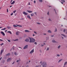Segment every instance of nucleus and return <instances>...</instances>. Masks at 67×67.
Segmentation results:
<instances>
[{
	"label": "nucleus",
	"instance_id": "obj_22",
	"mask_svg": "<svg viewBox=\"0 0 67 67\" xmlns=\"http://www.w3.org/2000/svg\"><path fill=\"white\" fill-rule=\"evenodd\" d=\"M31 16H34V14L33 13L31 14Z\"/></svg>",
	"mask_w": 67,
	"mask_h": 67
},
{
	"label": "nucleus",
	"instance_id": "obj_55",
	"mask_svg": "<svg viewBox=\"0 0 67 67\" xmlns=\"http://www.w3.org/2000/svg\"><path fill=\"white\" fill-rule=\"evenodd\" d=\"M54 10H55V12L56 13V10H55V9H54Z\"/></svg>",
	"mask_w": 67,
	"mask_h": 67
},
{
	"label": "nucleus",
	"instance_id": "obj_47",
	"mask_svg": "<svg viewBox=\"0 0 67 67\" xmlns=\"http://www.w3.org/2000/svg\"><path fill=\"white\" fill-rule=\"evenodd\" d=\"M13 13H12L10 15H13Z\"/></svg>",
	"mask_w": 67,
	"mask_h": 67
},
{
	"label": "nucleus",
	"instance_id": "obj_64",
	"mask_svg": "<svg viewBox=\"0 0 67 67\" xmlns=\"http://www.w3.org/2000/svg\"><path fill=\"white\" fill-rule=\"evenodd\" d=\"M40 64H41V63H42V62H40Z\"/></svg>",
	"mask_w": 67,
	"mask_h": 67
},
{
	"label": "nucleus",
	"instance_id": "obj_45",
	"mask_svg": "<svg viewBox=\"0 0 67 67\" xmlns=\"http://www.w3.org/2000/svg\"><path fill=\"white\" fill-rule=\"evenodd\" d=\"M35 67H40V65H37Z\"/></svg>",
	"mask_w": 67,
	"mask_h": 67
},
{
	"label": "nucleus",
	"instance_id": "obj_58",
	"mask_svg": "<svg viewBox=\"0 0 67 67\" xmlns=\"http://www.w3.org/2000/svg\"><path fill=\"white\" fill-rule=\"evenodd\" d=\"M2 59V57L1 58H0V60H1Z\"/></svg>",
	"mask_w": 67,
	"mask_h": 67
},
{
	"label": "nucleus",
	"instance_id": "obj_15",
	"mask_svg": "<svg viewBox=\"0 0 67 67\" xmlns=\"http://www.w3.org/2000/svg\"><path fill=\"white\" fill-rule=\"evenodd\" d=\"M27 17L29 19H31V17H30V15H27Z\"/></svg>",
	"mask_w": 67,
	"mask_h": 67
},
{
	"label": "nucleus",
	"instance_id": "obj_26",
	"mask_svg": "<svg viewBox=\"0 0 67 67\" xmlns=\"http://www.w3.org/2000/svg\"><path fill=\"white\" fill-rule=\"evenodd\" d=\"M67 64V62H65V63L64 64V66H65V65H66Z\"/></svg>",
	"mask_w": 67,
	"mask_h": 67
},
{
	"label": "nucleus",
	"instance_id": "obj_23",
	"mask_svg": "<svg viewBox=\"0 0 67 67\" xmlns=\"http://www.w3.org/2000/svg\"><path fill=\"white\" fill-rule=\"evenodd\" d=\"M61 35H62V36H63L64 37H66V36H65V35H64V34H61Z\"/></svg>",
	"mask_w": 67,
	"mask_h": 67
},
{
	"label": "nucleus",
	"instance_id": "obj_44",
	"mask_svg": "<svg viewBox=\"0 0 67 67\" xmlns=\"http://www.w3.org/2000/svg\"><path fill=\"white\" fill-rule=\"evenodd\" d=\"M14 47L13 46V49L14 50Z\"/></svg>",
	"mask_w": 67,
	"mask_h": 67
},
{
	"label": "nucleus",
	"instance_id": "obj_34",
	"mask_svg": "<svg viewBox=\"0 0 67 67\" xmlns=\"http://www.w3.org/2000/svg\"><path fill=\"white\" fill-rule=\"evenodd\" d=\"M18 40H19V39H16L15 40H14V41H18Z\"/></svg>",
	"mask_w": 67,
	"mask_h": 67
},
{
	"label": "nucleus",
	"instance_id": "obj_12",
	"mask_svg": "<svg viewBox=\"0 0 67 67\" xmlns=\"http://www.w3.org/2000/svg\"><path fill=\"white\" fill-rule=\"evenodd\" d=\"M4 51L3 50H2L1 51V55H2V53H3Z\"/></svg>",
	"mask_w": 67,
	"mask_h": 67
},
{
	"label": "nucleus",
	"instance_id": "obj_17",
	"mask_svg": "<svg viewBox=\"0 0 67 67\" xmlns=\"http://www.w3.org/2000/svg\"><path fill=\"white\" fill-rule=\"evenodd\" d=\"M48 33H52V31H51V30H49L48 31Z\"/></svg>",
	"mask_w": 67,
	"mask_h": 67
},
{
	"label": "nucleus",
	"instance_id": "obj_59",
	"mask_svg": "<svg viewBox=\"0 0 67 67\" xmlns=\"http://www.w3.org/2000/svg\"><path fill=\"white\" fill-rule=\"evenodd\" d=\"M12 1H13V0H12L10 2L11 3L12 2Z\"/></svg>",
	"mask_w": 67,
	"mask_h": 67
},
{
	"label": "nucleus",
	"instance_id": "obj_10",
	"mask_svg": "<svg viewBox=\"0 0 67 67\" xmlns=\"http://www.w3.org/2000/svg\"><path fill=\"white\" fill-rule=\"evenodd\" d=\"M11 55V54L10 53H8V54H6V56H9L10 55Z\"/></svg>",
	"mask_w": 67,
	"mask_h": 67
},
{
	"label": "nucleus",
	"instance_id": "obj_53",
	"mask_svg": "<svg viewBox=\"0 0 67 67\" xmlns=\"http://www.w3.org/2000/svg\"><path fill=\"white\" fill-rule=\"evenodd\" d=\"M51 37H54V35H52L51 36Z\"/></svg>",
	"mask_w": 67,
	"mask_h": 67
},
{
	"label": "nucleus",
	"instance_id": "obj_48",
	"mask_svg": "<svg viewBox=\"0 0 67 67\" xmlns=\"http://www.w3.org/2000/svg\"><path fill=\"white\" fill-rule=\"evenodd\" d=\"M66 31V30L65 29H64V30L63 32H65V31Z\"/></svg>",
	"mask_w": 67,
	"mask_h": 67
},
{
	"label": "nucleus",
	"instance_id": "obj_37",
	"mask_svg": "<svg viewBox=\"0 0 67 67\" xmlns=\"http://www.w3.org/2000/svg\"><path fill=\"white\" fill-rule=\"evenodd\" d=\"M34 44H35V45H37V42H34Z\"/></svg>",
	"mask_w": 67,
	"mask_h": 67
},
{
	"label": "nucleus",
	"instance_id": "obj_62",
	"mask_svg": "<svg viewBox=\"0 0 67 67\" xmlns=\"http://www.w3.org/2000/svg\"><path fill=\"white\" fill-rule=\"evenodd\" d=\"M61 3L62 4H63V2H61Z\"/></svg>",
	"mask_w": 67,
	"mask_h": 67
},
{
	"label": "nucleus",
	"instance_id": "obj_5",
	"mask_svg": "<svg viewBox=\"0 0 67 67\" xmlns=\"http://www.w3.org/2000/svg\"><path fill=\"white\" fill-rule=\"evenodd\" d=\"M34 52V49H32V50L30 52V54H32Z\"/></svg>",
	"mask_w": 67,
	"mask_h": 67
},
{
	"label": "nucleus",
	"instance_id": "obj_38",
	"mask_svg": "<svg viewBox=\"0 0 67 67\" xmlns=\"http://www.w3.org/2000/svg\"><path fill=\"white\" fill-rule=\"evenodd\" d=\"M47 40H49V37H47Z\"/></svg>",
	"mask_w": 67,
	"mask_h": 67
},
{
	"label": "nucleus",
	"instance_id": "obj_54",
	"mask_svg": "<svg viewBox=\"0 0 67 67\" xmlns=\"http://www.w3.org/2000/svg\"><path fill=\"white\" fill-rule=\"evenodd\" d=\"M60 55H63V54H62V53L60 54Z\"/></svg>",
	"mask_w": 67,
	"mask_h": 67
},
{
	"label": "nucleus",
	"instance_id": "obj_46",
	"mask_svg": "<svg viewBox=\"0 0 67 67\" xmlns=\"http://www.w3.org/2000/svg\"><path fill=\"white\" fill-rule=\"evenodd\" d=\"M8 41L9 42H11V41L10 40H8Z\"/></svg>",
	"mask_w": 67,
	"mask_h": 67
},
{
	"label": "nucleus",
	"instance_id": "obj_4",
	"mask_svg": "<svg viewBox=\"0 0 67 67\" xmlns=\"http://www.w3.org/2000/svg\"><path fill=\"white\" fill-rule=\"evenodd\" d=\"M11 58H8L7 60V62H10V61H11Z\"/></svg>",
	"mask_w": 67,
	"mask_h": 67
},
{
	"label": "nucleus",
	"instance_id": "obj_40",
	"mask_svg": "<svg viewBox=\"0 0 67 67\" xmlns=\"http://www.w3.org/2000/svg\"><path fill=\"white\" fill-rule=\"evenodd\" d=\"M34 14H35L36 15H37V14L36 13V12H35L34 13Z\"/></svg>",
	"mask_w": 67,
	"mask_h": 67
},
{
	"label": "nucleus",
	"instance_id": "obj_3",
	"mask_svg": "<svg viewBox=\"0 0 67 67\" xmlns=\"http://www.w3.org/2000/svg\"><path fill=\"white\" fill-rule=\"evenodd\" d=\"M30 41V40L29 38L26 39L25 40V42H29Z\"/></svg>",
	"mask_w": 67,
	"mask_h": 67
},
{
	"label": "nucleus",
	"instance_id": "obj_42",
	"mask_svg": "<svg viewBox=\"0 0 67 67\" xmlns=\"http://www.w3.org/2000/svg\"><path fill=\"white\" fill-rule=\"evenodd\" d=\"M37 23L38 24H40V23Z\"/></svg>",
	"mask_w": 67,
	"mask_h": 67
},
{
	"label": "nucleus",
	"instance_id": "obj_33",
	"mask_svg": "<svg viewBox=\"0 0 67 67\" xmlns=\"http://www.w3.org/2000/svg\"><path fill=\"white\" fill-rule=\"evenodd\" d=\"M39 1L40 2H43V0H39Z\"/></svg>",
	"mask_w": 67,
	"mask_h": 67
},
{
	"label": "nucleus",
	"instance_id": "obj_2",
	"mask_svg": "<svg viewBox=\"0 0 67 67\" xmlns=\"http://www.w3.org/2000/svg\"><path fill=\"white\" fill-rule=\"evenodd\" d=\"M30 41L29 42L30 43H34L35 42V39H33L32 38H29Z\"/></svg>",
	"mask_w": 67,
	"mask_h": 67
},
{
	"label": "nucleus",
	"instance_id": "obj_35",
	"mask_svg": "<svg viewBox=\"0 0 67 67\" xmlns=\"http://www.w3.org/2000/svg\"><path fill=\"white\" fill-rule=\"evenodd\" d=\"M34 33H35V34H36V35L37 34V32H36L34 31Z\"/></svg>",
	"mask_w": 67,
	"mask_h": 67
},
{
	"label": "nucleus",
	"instance_id": "obj_1",
	"mask_svg": "<svg viewBox=\"0 0 67 67\" xmlns=\"http://www.w3.org/2000/svg\"><path fill=\"white\" fill-rule=\"evenodd\" d=\"M47 65V63L46 62H44L42 64L40 65V67H46Z\"/></svg>",
	"mask_w": 67,
	"mask_h": 67
},
{
	"label": "nucleus",
	"instance_id": "obj_56",
	"mask_svg": "<svg viewBox=\"0 0 67 67\" xmlns=\"http://www.w3.org/2000/svg\"><path fill=\"white\" fill-rule=\"evenodd\" d=\"M33 36H35V35L33 34Z\"/></svg>",
	"mask_w": 67,
	"mask_h": 67
},
{
	"label": "nucleus",
	"instance_id": "obj_16",
	"mask_svg": "<svg viewBox=\"0 0 67 67\" xmlns=\"http://www.w3.org/2000/svg\"><path fill=\"white\" fill-rule=\"evenodd\" d=\"M14 54L15 55H16V56H17V55H18V54L17 53H16L15 52H14Z\"/></svg>",
	"mask_w": 67,
	"mask_h": 67
},
{
	"label": "nucleus",
	"instance_id": "obj_31",
	"mask_svg": "<svg viewBox=\"0 0 67 67\" xmlns=\"http://www.w3.org/2000/svg\"><path fill=\"white\" fill-rule=\"evenodd\" d=\"M47 14H48V15H49V12H48Z\"/></svg>",
	"mask_w": 67,
	"mask_h": 67
},
{
	"label": "nucleus",
	"instance_id": "obj_21",
	"mask_svg": "<svg viewBox=\"0 0 67 67\" xmlns=\"http://www.w3.org/2000/svg\"><path fill=\"white\" fill-rule=\"evenodd\" d=\"M57 57H60V55H59V54H57Z\"/></svg>",
	"mask_w": 67,
	"mask_h": 67
},
{
	"label": "nucleus",
	"instance_id": "obj_29",
	"mask_svg": "<svg viewBox=\"0 0 67 67\" xmlns=\"http://www.w3.org/2000/svg\"><path fill=\"white\" fill-rule=\"evenodd\" d=\"M13 26H14V27H18V26H17L15 25H14Z\"/></svg>",
	"mask_w": 67,
	"mask_h": 67
},
{
	"label": "nucleus",
	"instance_id": "obj_7",
	"mask_svg": "<svg viewBox=\"0 0 67 67\" xmlns=\"http://www.w3.org/2000/svg\"><path fill=\"white\" fill-rule=\"evenodd\" d=\"M23 14H25V15H27L28 14H27V13L25 12H23Z\"/></svg>",
	"mask_w": 67,
	"mask_h": 67
},
{
	"label": "nucleus",
	"instance_id": "obj_24",
	"mask_svg": "<svg viewBox=\"0 0 67 67\" xmlns=\"http://www.w3.org/2000/svg\"><path fill=\"white\" fill-rule=\"evenodd\" d=\"M57 28H56L55 29V31H54L55 32H57Z\"/></svg>",
	"mask_w": 67,
	"mask_h": 67
},
{
	"label": "nucleus",
	"instance_id": "obj_30",
	"mask_svg": "<svg viewBox=\"0 0 67 67\" xmlns=\"http://www.w3.org/2000/svg\"><path fill=\"white\" fill-rule=\"evenodd\" d=\"M20 60H20V59H19V60H17L16 61L17 63H18L19 62H20Z\"/></svg>",
	"mask_w": 67,
	"mask_h": 67
},
{
	"label": "nucleus",
	"instance_id": "obj_27",
	"mask_svg": "<svg viewBox=\"0 0 67 67\" xmlns=\"http://www.w3.org/2000/svg\"><path fill=\"white\" fill-rule=\"evenodd\" d=\"M16 25L17 26H19V27H22V25Z\"/></svg>",
	"mask_w": 67,
	"mask_h": 67
},
{
	"label": "nucleus",
	"instance_id": "obj_36",
	"mask_svg": "<svg viewBox=\"0 0 67 67\" xmlns=\"http://www.w3.org/2000/svg\"><path fill=\"white\" fill-rule=\"evenodd\" d=\"M16 11V10H14V11H13V13H15Z\"/></svg>",
	"mask_w": 67,
	"mask_h": 67
},
{
	"label": "nucleus",
	"instance_id": "obj_43",
	"mask_svg": "<svg viewBox=\"0 0 67 67\" xmlns=\"http://www.w3.org/2000/svg\"><path fill=\"white\" fill-rule=\"evenodd\" d=\"M3 44H4L3 43H2L1 44V46H2V45H3Z\"/></svg>",
	"mask_w": 67,
	"mask_h": 67
},
{
	"label": "nucleus",
	"instance_id": "obj_19",
	"mask_svg": "<svg viewBox=\"0 0 67 67\" xmlns=\"http://www.w3.org/2000/svg\"><path fill=\"white\" fill-rule=\"evenodd\" d=\"M15 3V1H13V2L11 3V4H14V3Z\"/></svg>",
	"mask_w": 67,
	"mask_h": 67
},
{
	"label": "nucleus",
	"instance_id": "obj_51",
	"mask_svg": "<svg viewBox=\"0 0 67 67\" xmlns=\"http://www.w3.org/2000/svg\"><path fill=\"white\" fill-rule=\"evenodd\" d=\"M0 41H3V40H1V39H0Z\"/></svg>",
	"mask_w": 67,
	"mask_h": 67
},
{
	"label": "nucleus",
	"instance_id": "obj_60",
	"mask_svg": "<svg viewBox=\"0 0 67 67\" xmlns=\"http://www.w3.org/2000/svg\"><path fill=\"white\" fill-rule=\"evenodd\" d=\"M30 2H29V5H30Z\"/></svg>",
	"mask_w": 67,
	"mask_h": 67
},
{
	"label": "nucleus",
	"instance_id": "obj_39",
	"mask_svg": "<svg viewBox=\"0 0 67 67\" xmlns=\"http://www.w3.org/2000/svg\"><path fill=\"white\" fill-rule=\"evenodd\" d=\"M46 50L47 51H48V50H49V48L48 47Z\"/></svg>",
	"mask_w": 67,
	"mask_h": 67
},
{
	"label": "nucleus",
	"instance_id": "obj_25",
	"mask_svg": "<svg viewBox=\"0 0 67 67\" xmlns=\"http://www.w3.org/2000/svg\"><path fill=\"white\" fill-rule=\"evenodd\" d=\"M8 33H9L11 34H12V33H11V32L8 31L7 32Z\"/></svg>",
	"mask_w": 67,
	"mask_h": 67
},
{
	"label": "nucleus",
	"instance_id": "obj_11",
	"mask_svg": "<svg viewBox=\"0 0 67 67\" xmlns=\"http://www.w3.org/2000/svg\"><path fill=\"white\" fill-rule=\"evenodd\" d=\"M19 33H20V32L18 31L16 32V35H19Z\"/></svg>",
	"mask_w": 67,
	"mask_h": 67
},
{
	"label": "nucleus",
	"instance_id": "obj_13",
	"mask_svg": "<svg viewBox=\"0 0 67 67\" xmlns=\"http://www.w3.org/2000/svg\"><path fill=\"white\" fill-rule=\"evenodd\" d=\"M27 11L28 13H32L33 12L30 10H27Z\"/></svg>",
	"mask_w": 67,
	"mask_h": 67
},
{
	"label": "nucleus",
	"instance_id": "obj_9",
	"mask_svg": "<svg viewBox=\"0 0 67 67\" xmlns=\"http://www.w3.org/2000/svg\"><path fill=\"white\" fill-rule=\"evenodd\" d=\"M52 43H57V42L55 41V40H52Z\"/></svg>",
	"mask_w": 67,
	"mask_h": 67
},
{
	"label": "nucleus",
	"instance_id": "obj_20",
	"mask_svg": "<svg viewBox=\"0 0 67 67\" xmlns=\"http://www.w3.org/2000/svg\"><path fill=\"white\" fill-rule=\"evenodd\" d=\"M62 59H61L60 60H59L58 63H60V62H61V61H62Z\"/></svg>",
	"mask_w": 67,
	"mask_h": 67
},
{
	"label": "nucleus",
	"instance_id": "obj_8",
	"mask_svg": "<svg viewBox=\"0 0 67 67\" xmlns=\"http://www.w3.org/2000/svg\"><path fill=\"white\" fill-rule=\"evenodd\" d=\"M1 34H2L3 35V36H5V34L2 31L1 32Z\"/></svg>",
	"mask_w": 67,
	"mask_h": 67
},
{
	"label": "nucleus",
	"instance_id": "obj_28",
	"mask_svg": "<svg viewBox=\"0 0 67 67\" xmlns=\"http://www.w3.org/2000/svg\"><path fill=\"white\" fill-rule=\"evenodd\" d=\"M61 47V46L60 45H59L58 47V48H60V47Z\"/></svg>",
	"mask_w": 67,
	"mask_h": 67
},
{
	"label": "nucleus",
	"instance_id": "obj_63",
	"mask_svg": "<svg viewBox=\"0 0 67 67\" xmlns=\"http://www.w3.org/2000/svg\"><path fill=\"white\" fill-rule=\"evenodd\" d=\"M12 7V6H10V8H11V7Z\"/></svg>",
	"mask_w": 67,
	"mask_h": 67
},
{
	"label": "nucleus",
	"instance_id": "obj_57",
	"mask_svg": "<svg viewBox=\"0 0 67 67\" xmlns=\"http://www.w3.org/2000/svg\"><path fill=\"white\" fill-rule=\"evenodd\" d=\"M43 35H46V34H43Z\"/></svg>",
	"mask_w": 67,
	"mask_h": 67
},
{
	"label": "nucleus",
	"instance_id": "obj_18",
	"mask_svg": "<svg viewBox=\"0 0 67 67\" xmlns=\"http://www.w3.org/2000/svg\"><path fill=\"white\" fill-rule=\"evenodd\" d=\"M7 55H5V57H4V59H7Z\"/></svg>",
	"mask_w": 67,
	"mask_h": 67
},
{
	"label": "nucleus",
	"instance_id": "obj_32",
	"mask_svg": "<svg viewBox=\"0 0 67 67\" xmlns=\"http://www.w3.org/2000/svg\"><path fill=\"white\" fill-rule=\"evenodd\" d=\"M6 29V28H4V29H1V30H5Z\"/></svg>",
	"mask_w": 67,
	"mask_h": 67
},
{
	"label": "nucleus",
	"instance_id": "obj_49",
	"mask_svg": "<svg viewBox=\"0 0 67 67\" xmlns=\"http://www.w3.org/2000/svg\"><path fill=\"white\" fill-rule=\"evenodd\" d=\"M34 3H36V1H34Z\"/></svg>",
	"mask_w": 67,
	"mask_h": 67
},
{
	"label": "nucleus",
	"instance_id": "obj_41",
	"mask_svg": "<svg viewBox=\"0 0 67 67\" xmlns=\"http://www.w3.org/2000/svg\"><path fill=\"white\" fill-rule=\"evenodd\" d=\"M49 21H52V20L51 19H48Z\"/></svg>",
	"mask_w": 67,
	"mask_h": 67
},
{
	"label": "nucleus",
	"instance_id": "obj_61",
	"mask_svg": "<svg viewBox=\"0 0 67 67\" xmlns=\"http://www.w3.org/2000/svg\"><path fill=\"white\" fill-rule=\"evenodd\" d=\"M62 39H64V38L63 37H62Z\"/></svg>",
	"mask_w": 67,
	"mask_h": 67
},
{
	"label": "nucleus",
	"instance_id": "obj_52",
	"mask_svg": "<svg viewBox=\"0 0 67 67\" xmlns=\"http://www.w3.org/2000/svg\"><path fill=\"white\" fill-rule=\"evenodd\" d=\"M7 12H9V10H8V9H7Z\"/></svg>",
	"mask_w": 67,
	"mask_h": 67
},
{
	"label": "nucleus",
	"instance_id": "obj_6",
	"mask_svg": "<svg viewBox=\"0 0 67 67\" xmlns=\"http://www.w3.org/2000/svg\"><path fill=\"white\" fill-rule=\"evenodd\" d=\"M28 48V45H26L24 48V49H26Z\"/></svg>",
	"mask_w": 67,
	"mask_h": 67
},
{
	"label": "nucleus",
	"instance_id": "obj_50",
	"mask_svg": "<svg viewBox=\"0 0 67 67\" xmlns=\"http://www.w3.org/2000/svg\"><path fill=\"white\" fill-rule=\"evenodd\" d=\"M14 63H15V62H13V63H12V64L13 65V64H14Z\"/></svg>",
	"mask_w": 67,
	"mask_h": 67
},
{
	"label": "nucleus",
	"instance_id": "obj_14",
	"mask_svg": "<svg viewBox=\"0 0 67 67\" xmlns=\"http://www.w3.org/2000/svg\"><path fill=\"white\" fill-rule=\"evenodd\" d=\"M25 32H30V31L27 30H25Z\"/></svg>",
	"mask_w": 67,
	"mask_h": 67
}]
</instances>
